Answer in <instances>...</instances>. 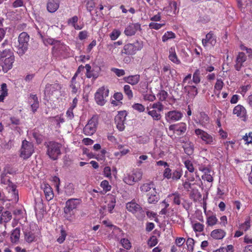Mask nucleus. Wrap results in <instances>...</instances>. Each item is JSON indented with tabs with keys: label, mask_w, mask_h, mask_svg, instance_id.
I'll return each mask as SVG.
<instances>
[{
	"label": "nucleus",
	"mask_w": 252,
	"mask_h": 252,
	"mask_svg": "<svg viewBox=\"0 0 252 252\" xmlns=\"http://www.w3.org/2000/svg\"><path fill=\"white\" fill-rule=\"evenodd\" d=\"M148 84L146 81H141L139 84V91L144 94L147 92Z\"/></svg>",
	"instance_id": "nucleus-50"
},
{
	"label": "nucleus",
	"mask_w": 252,
	"mask_h": 252,
	"mask_svg": "<svg viewBox=\"0 0 252 252\" xmlns=\"http://www.w3.org/2000/svg\"><path fill=\"white\" fill-rule=\"evenodd\" d=\"M103 172L104 177L108 178L109 179H112V171L110 167L105 166L103 169Z\"/></svg>",
	"instance_id": "nucleus-55"
},
{
	"label": "nucleus",
	"mask_w": 252,
	"mask_h": 252,
	"mask_svg": "<svg viewBox=\"0 0 252 252\" xmlns=\"http://www.w3.org/2000/svg\"><path fill=\"white\" fill-rule=\"evenodd\" d=\"M20 229L18 227L14 229L11 232L10 236L11 242L12 243H17L20 239Z\"/></svg>",
	"instance_id": "nucleus-34"
},
{
	"label": "nucleus",
	"mask_w": 252,
	"mask_h": 252,
	"mask_svg": "<svg viewBox=\"0 0 252 252\" xmlns=\"http://www.w3.org/2000/svg\"><path fill=\"white\" fill-rule=\"evenodd\" d=\"M192 227L195 232H201L204 230V225L199 222H196L193 224Z\"/></svg>",
	"instance_id": "nucleus-52"
},
{
	"label": "nucleus",
	"mask_w": 252,
	"mask_h": 252,
	"mask_svg": "<svg viewBox=\"0 0 252 252\" xmlns=\"http://www.w3.org/2000/svg\"><path fill=\"white\" fill-rule=\"evenodd\" d=\"M100 186L105 193L110 191L112 189V187L109 184V182L106 180H103L101 182Z\"/></svg>",
	"instance_id": "nucleus-44"
},
{
	"label": "nucleus",
	"mask_w": 252,
	"mask_h": 252,
	"mask_svg": "<svg viewBox=\"0 0 252 252\" xmlns=\"http://www.w3.org/2000/svg\"><path fill=\"white\" fill-rule=\"evenodd\" d=\"M157 97L158 99V102L164 101L166 100L168 94L167 92L163 90H160L157 94Z\"/></svg>",
	"instance_id": "nucleus-43"
},
{
	"label": "nucleus",
	"mask_w": 252,
	"mask_h": 252,
	"mask_svg": "<svg viewBox=\"0 0 252 252\" xmlns=\"http://www.w3.org/2000/svg\"><path fill=\"white\" fill-rule=\"evenodd\" d=\"M47 149L46 155L53 160H57L62 155V145L54 141H50L45 144Z\"/></svg>",
	"instance_id": "nucleus-1"
},
{
	"label": "nucleus",
	"mask_w": 252,
	"mask_h": 252,
	"mask_svg": "<svg viewBox=\"0 0 252 252\" xmlns=\"http://www.w3.org/2000/svg\"><path fill=\"white\" fill-rule=\"evenodd\" d=\"M168 199L170 201H173V203L175 205H179L181 204V195L178 192H175L170 194L168 195Z\"/></svg>",
	"instance_id": "nucleus-36"
},
{
	"label": "nucleus",
	"mask_w": 252,
	"mask_h": 252,
	"mask_svg": "<svg viewBox=\"0 0 252 252\" xmlns=\"http://www.w3.org/2000/svg\"><path fill=\"white\" fill-rule=\"evenodd\" d=\"M200 71L199 69H197L193 73L192 76V81L195 84H197L200 82Z\"/></svg>",
	"instance_id": "nucleus-47"
},
{
	"label": "nucleus",
	"mask_w": 252,
	"mask_h": 252,
	"mask_svg": "<svg viewBox=\"0 0 252 252\" xmlns=\"http://www.w3.org/2000/svg\"><path fill=\"white\" fill-rule=\"evenodd\" d=\"M233 114L240 118H242L244 121L246 120L247 116L246 108L241 104L235 106L233 110Z\"/></svg>",
	"instance_id": "nucleus-16"
},
{
	"label": "nucleus",
	"mask_w": 252,
	"mask_h": 252,
	"mask_svg": "<svg viewBox=\"0 0 252 252\" xmlns=\"http://www.w3.org/2000/svg\"><path fill=\"white\" fill-rule=\"evenodd\" d=\"M251 227L250 219L249 218L245 222L240 225V229L242 231H246L250 229Z\"/></svg>",
	"instance_id": "nucleus-49"
},
{
	"label": "nucleus",
	"mask_w": 252,
	"mask_h": 252,
	"mask_svg": "<svg viewBox=\"0 0 252 252\" xmlns=\"http://www.w3.org/2000/svg\"><path fill=\"white\" fill-rule=\"evenodd\" d=\"M30 99L31 101L30 102L31 105V108L33 112H35L39 107V102L37 96L36 94H31Z\"/></svg>",
	"instance_id": "nucleus-32"
},
{
	"label": "nucleus",
	"mask_w": 252,
	"mask_h": 252,
	"mask_svg": "<svg viewBox=\"0 0 252 252\" xmlns=\"http://www.w3.org/2000/svg\"><path fill=\"white\" fill-rule=\"evenodd\" d=\"M143 48V41L136 40L132 43H128L126 44L121 50V54L122 55L133 56L135 55L138 51L141 50Z\"/></svg>",
	"instance_id": "nucleus-4"
},
{
	"label": "nucleus",
	"mask_w": 252,
	"mask_h": 252,
	"mask_svg": "<svg viewBox=\"0 0 252 252\" xmlns=\"http://www.w3.org/2000/svg\"><path fill=\"white\" fill-rule=\"evenodd\" d=\"M216 42V40L214 37L213 32L211 31L206 35L205 38L202 40V43L204 47H206L208 43L214 46Z\"/></svg>",
	"instance_id": "nucleus-22"
},
{
	"label": "nucleus",
	"mask_w": 252,
	"mask_h": 252,
	"mask_svg": "<svg viewBox=\"0 0 252 252\" xmlns=\"http://www.w3.org/2000/svg\"><path fill=\"white\" fill-rule=\"evenodd\" d=\"M142 172L139 169H135L131 173L126 174L123 178V181L128 185H133L136 182L141 180Z\"/></svg>",
	"instance_id": "nucleus-7"
},
{
	"label": "nucleus",
	"mask_w": 252,
	"mask_h": 252,
	"mask_svg": "<svg viewBox=\"0 0 252 252\" xmlns=\"http://www.w3.org/2000/svg\"><path fill=\"white\" fill-rule=\"evenodd\" d=\"M247 60V56L244 52H239L236 57L235 68L240 71L243 66V63Z\"/></svg>",
	"instance_id": "nucleus-17"
},
{
	"label": "nucleus",
	"mask_w": 252,
	"mask_h": 252,
	"mask_svg": "<svg viewBox=\"0 0 252 252\" xmlns=\"http://www.w3.org/2000/svg\"><path fill=\"white\" fill-rule=\"evenodd\" d=\"M226 235L225 232L221 229H216L213 230L211 233V236L216 240L223 239Z\"/></svg>",
	"instance_id": "nucleus-27"
},
{
	"label": "nucleus",
	"mask_w": 252,
	"mask_h": 252,
	"mask_svg": "<svg viewBox=\"0 0 252 252\" xmlns=\"http://www.w3.org/2000/svg\"><path fill=\"white\" fill-rule=\"evenodd\" d=\"M224 85V83L221 79H218L215 84L214 88L218 91H220Z\"/></svg>",
	"instance_id": "nucleus-62"
},
{
	"label": "nucleus",
	"mask_w": 252,
	"mask_h": 252,
	"mask_svg": "<svg viewBox=\"0 0 252 252\" xmlns=\"http://www.w3.org/2000/svg\"><path fill=\"white\" fill-rule=\"evenodd\" d=\"M51 44L54 45L53 47V50L54 52H60L64 47V45L60 43V41L54 40L51 43Z\"/></svg>",
	"instance_id": "nucleus-46"
},
{
	"label": "nucleus",
	"mask_w": 252,
	"mask_h": 252,
	"mask_svg": "<svg viewBox=\"0 0 252 252\" xmlns=\"http://www.w3.org/2000/svg\"><path fill=\"white\" fill-rule=\"evenodd\" d=\"M127 115L126 111H122L118 112V114L115 116V122L116 127L120 131H123L125 128L126 117Z\"/></svg>",
	"instance_id": "nucleus-11"
},
{
	"label": "nucleus",
	"mask_w": 252,
	"mask_h": 252,
	"mask_svg": "<svg viewBox=\"0 0 252 252\" xmlns=\"http://www.w3.org/2000/svg\"><path fill=\"white\" fill-rule=\"evenodd\" d=\"M176 38V34L172 31H167L162 36V41L166 42L168 40Z\"/></svg>",
	"instance_id": "nucleus-40"
},
{
	"label": "nucleus",
	"mask_w": 252,
	"mask_h": 252,
	"mask_svg": "<svg viewBox=\"0 0 252 252\" xmlns=\"http://www.w3.org/2000/svg\"><path fill=\"white\" fill-rule=\"evenodd\" d=\"M81 198H72L68 199L65 203V207L63 208L64 218L70 220L74 215L73 211L76 210L82 203Z\"/></svg>",
	"instance_id": "nucleus-2"
},
{
	"label": "nucleus",
	"mask_w": 252,
	"mask_h": 252,
	"mask_svg": "<svg viewBox=\"0 0 252 252\" xmlns=\"http://www.w3.org/2000/svg\"><path fill=\"white\" fill-rule=\"evenodd\" d=\"M140 75L139 74H136L125 77L124 78V80L125 82L134 86L138 84L140 81Z\"/></svg>",
	"instance_id": "nucleus-25"
},
{
	"label": "nucleus",
	"mask_w": 252,
	"mask_h": 252,
	"mask_svg": "<svg viewBox=\"0 0 252 252\" xmlns=\"http://www.w3.org/2000/svg\"><path fill=\"white\" fill-rule=\"evenodd\" d=\"M141 30V25L138 23H129L125 28L124 33L126 36L134 35L138 31Z\"/></svg>",
	"instance_id": "nucleus-15"
},
{
	"label": "nucleus",
	"mask_w": 252,
	"mask_h": 252,
	"mask_svg": "<svg viewBox=\"0 0 252 252\" xmlns=\"http://www.w3.org/2000/svg\"><path fill=\"white\" fill-rule=\"evenodd\" d=\"M98 116L97 115H94L88 121L83 128V133L86 135H92L95 132L98 125Z\"/></svg>",
	"instance_id": "nucleus-8"
},
{
	"label": "nucleus",
	"mask_w": 252,
	"mask_h": 252,
	"mask_svg": "<svg viewBox=\"0 0 252 252\" xmlns=\"http://www.w3.org/2000/svg\"><path fill=\"white\" fill-rule=\"evenodd\" d=\"M148 202L150 204H156L159 200V196L156 190H152L150 193L147 194Z\"/></svg>",
	"instance_id": "nucleus-28"
},
{
	"label": "nucleus",
	"mask_w": 252,
	"mask_h": 252,
	"mask_svg": "<svg viewBox=\"0 0 252 252\" xmlns=\"http://www.w3.org/2000/svg\"><path fill=\"white\" fill-rule=\"evenodd\" d=\"M144 100L149 101H154L156 99V96L152 94H143Z\"/></svg>",
	"instance_id": "nucleus-63"
},
{
	"label": "nucleus",
	"mask_w": 252,
	"mask_h": 252,
	"mask_svg": "<svg viewBox=\"0 0 252 252\" xmlns=\"http://www.w3.org/2000/svg\"><path fill=\"white\" fill-rule=\"evenodd\" d=\"M151 107L157 110H149L148 114L152 117L154 121H159L161 118L160 113L163 110L164 105L160 102H157L153 103Z\"/></svg>",
	"instance_id": "nucleus-9"
},
{
	"label": "nucleus",
	"mask_w": 252,
	"mask_h": 252,
	"mask_svg": "<svg viewBox=\"0 0 252 252\" xmlns=\"http://www.w3.org/2000/svg\"><path fill=\"white\" fill-rule=\"evenodd\" d=\"M218 221V220L215 214H212L208 216L206 219V224L208 226H212L216 225Z\"/></svg>",
	"instance_id": "nucleus-39"
},
{
	"label": "nucleus",
	"mask_w": 252,
	"mask_h": 252,
	"mask_svg": "<svg viewBox=\"0 0 252 252\" xmlns=\"http://www.w3.org/2000/svg\"><path fill=\"white\" fill-rule=\"evenodd\" d=\"M140 207L141 206L136 202L135 199H133L126 204V208L127 211L133 214L136 213Z\"/></svg>",
	"instance_id": "nucleus-23"
},
{
	"label": "nucleus",
	"mask_w": 252,
	"mask_h": 252,
	"mask_svg": "<svg viewBox=\"0 0 252 252\" xmlns=\"http://www.w3.org/2000/svg\"><path fill=\"white\" fill-rule=\"evenodd\" d=\"M30 99L31 101L30 102L31 105V108L33 112H35L39 107V102L37 96L36 94H31Z\"/></svg>",
	"instance_id": "nucleus-33"
},
{
	"label": "nucleus",
	"mask_w": 252,
	"mask_h": 252,
	"mask_svg": "<svg viewBox=\"0 0 252 252\" xmlns=\"http://www.w3.org/2000/svg\"><path fill=\"white\" fill-rule=\"evenodd\" d=\"M185 167L187 168L189 172L192 173L194 168L192 163L189 160H186L184 161Z\"/></svg>",
	"instance_id": "nucleus-61"
},
{
	"label": "nucleus",
	"mask_w": 252,
	"mask_h": 252,
	"mask_svg": "<svg viewBox=\"0 0 252 252\" xmlns=\"http://www.w3.org/2000/svg\"><path fill=\"white\" fill-rule=\"evenodd\" d=\"M124 93L129 100H131L133 98V92L129 85H125L124 86Z\"/></svg>",
	"instance_id": "nucleus-42"
},
{
	"label": "nucleus",
	"mask_w": 252,
	"mask_h": 252,
	"mask_svg": "<svg viewBox=\"0 0 252 252\" xmlns=\"http://www.w3.org/2000/svg\"><path fill=\"white\" fill-rule=\"evenodd\" d=\"M120 34L121 32L119 30H114L110 34V37L111 38V39L112 40H115L117 39L120 35Z\"/></svg>",
	"instance_id": "nucleus-64"
},
{
	"label": "nucleus",
	"mask_w": 252,
	"mask_h": 252,
	"mask_svg": "<svg viewBox=\"0 0 252 252\" xmlns=\"http://www.w3.org/2000/svg\"><path fill=\"white\" fill-rule=\"evenodd\" d=\"M78 21V18L77 16H74L72 18H69L67 21V24L72 26L75 30H80L84 27V25H79L77 24Z\"/></svg>",
	"instance_id": "nucleus-29"
},
{
	"label": "nucleus",
	"mask_w": 252,
	"mask_h": 252,
	"mask_svg": "<svg viewBox=\"0 0 252 252\" xmlns=\"http://www.w3.org/2000/svg\"><path fill=\"white\" fill-rule=\"evenodd\" d=\"M25 240L28 243H31L35 241L36 236L35 234L31 231H28L24 233Z\"/></svg>",
	"instance_id": "nucleus-38"
},
{
	"label": "nucleus",
	"mask_w": 252,
	"mask_h": 252,
	"mask_svg": "<svg viewBox=\"0 0 252 252\" xmlns=\"http://www.w3.org/2000/svg\"><path fill=\"white\" fill-rule=\"evenodd\" d=\"M95 7L94 0H86V7L89 12H91Z\"/></svg>",
	"instance_id": "nucleus-57"
},
{
	"label": "nucleus",
	"mask_w": 252,
	"mask_h": 252,
	"mask_svg": "<svg viewBox=\"0 0 252 252\" xmlns=\"http://www.w3.org/2000/svg\"><path fill=\"white\" fill-rule=\"evenodd\" d=\"M43 189L46 200L47 201L52 200L54 196L52 188L49 184H45L43 185Z\"/></svg>",
	"instance_id": "nucleus-24"
},
{
	"label": "nucleus",
	"mask_w": 252,
	"mask_h": 252,
	"mask_svg": "<svg viewBox=\"0 0 252 252\" xmlns=\"http://www.w3.org/2000/svg\"><path fill=\"white\" fill-rule=\"evenodd\" d=\"M194 133L198 139L201 140L203 143L206 145H213L216 143L215 135L209 133L207 131L200 128H196Z\"/></svg>",
	"instance_id": "nucleus-5"
},
{
	"label": "nucleus",
	"mask_w": 252,
	"mask_h": 252,
	"mask_svg": "<svg viewBox=\"0 0 252 252\" xmlns=\"http://www.w3.org/2000/svg\"><path fill=\"white\" fill-rule=\"evenodd\" d=\"M146 212V211L140 207V209L138 210L136 213L134 214V215L138 220H143L145 217Z\"/></svg>",
	"instance_id": "nucleus-54"
},
{
	"label": "nucleus",
	"mask_w": 252,
	"mask_h": 252,
	"mask_svg": "<svg viewBox=\"0 0 252 252\" xmlns=\"http://www.w3.org/2000/svg\"><path fill=\"white\" fill-rule=\"evenodd\" d=\"M185 92L187 94L189 97L190 98H194L198 94L197 88L192 85H188L184 87Z\"/></svg>",
	"instance_id": "nucleus-21"
},
{
	"label": "nucleus",
	"mask_w": 252,
	"mask_h": 252,
	"mask_svg": "<svg viewBox=\"0 0 252 252\" xmlns=\"http://www.w3.org/2000/svg\"><path fill=\"white\" fill-rule=\"evenodd\" d=\"M10 55H13V53L10 49H5L0 53V58L10 57Z\"/></svg>",
	"instance_id": "nucleus-56"
},
{
	"label": "nucleus",
	"mask_w": 252,
	"mask_h": 252,
	"mask_svg": "<svg viewBox=\"0 0 252 252\" xmlns=\"http://www.w3.org/2000/svg\"><path fill=\"white\" fill-rule=\"evenodd\" d=\"M152 189V190H156V187L153 182L145 183L141 185L140 189L142 192H147Z\"/></svg>",
	"instance_id": "nucleus-30"
},
{
	"label": "nucleus",
	"mask_w": 252,
	"mask_h": 252,
	"mask_svg": "<svg viewBox=\"0 0 252 252\" xmlns=\"http://www.w3.org/2000/svg\"><path fill=\"white\" fill-rule=\"evenodd\" d=\"M0 92V102H2L4 101L5 97H6L8 94L6 83H3L1 85Z\"/></svg>",
	"instance_id": "nucleus-37"
},
{
	"label": "nucleus",
	"mask_w": 252,
	"mask_h": 252,
	"mask_svg": "<svg viewBox=\"0 0 252 252\" xmlns=\"http://www.w3.org/2000/svg\"><path fill=\"white\" fill-rule=\"evenodd\" d=\"M185 152L189 156L191 155L194 151V147L192 143L186 145L184 148Z\"/></svg>",
	"instance_id": "nucleus-53"
},
{
	"label": "nucleus",
	"mask_w": 252,
	"mask_h": 252,
	"mask_svg": "<svg viewBox=\"0 0 252 252\" xmlns=\"http://www.w3.org/2000/svg\"><path fill=\"white\" fill-rule=\"evenodd\" d=\"M11 219L12 214L9 211L3 212L0 216V223H7L10 221Z\"/></svg>",
	"instance_id": "nucleus-35"
},
{
	"label": "nucleus",
	"mask_w": 252,
	"mask_h": 252,
	"mask_svg": "<svg viewBox=\"0 0 252 252\" xmlns=\"http://www.w3.org/2000/svg\"><path fill=\"white\" fill-rule=\"evenodd\" d=\"M65 194L68 196H70L74 193V186L72 184H68L64 188Z\"/></svg>",
	"instance_id": "nucleus-45"
},
{
	"label": "nucleus",
	"mask_w": 252,
	"mask_h": 252,
	"mask_svg": "<svg viewBox=\"0 0 252 252\" xmlns=\"http://www.w3.org/2000/svg\"><path fill=\"white\" fill-rule=\"evenodd\" d=\"M107 208L110 213H112L113 210L116 205V196L112 194L107 195Z\"/></svg>",
	"instance_id": "nucleus-26"
},
{
	"label": "nucleus",
	"mask_w": 252,
	"mask_h": 252,
	"mask_svg": "<svg viewBox=\"0 0 252 252\" xmlns=\"http://www.w3.org/2000/svg\"><path fill=\"white\" fill-rule=\"evenodd\" d=\"M198 120L196 123L203 127H206L210 123V118L204 112L199 113Z\"/></svg>",
	"instance_id": "nucleus-20"
},
{
	"label": "nucleus",
	"mask_w": 252,
	"mask_h": 252,
	"mask_svg": "<svg viewBox=\"0 0 252 252\" xmlns=\"http://www.w3.org/2000/svg\"><path fill=\"white\" fill-rule=\"evenodd\" d=\"M111 71L115 73L118 77H121L125 74V71L122 69H119L117 68H112L111 69Z\"/></svg>",
	"instance_id": "nucleus-59"
},
{
	"label": "nucleus",
	"mask_w": 252,
	"mask_h": 252,
	"mask_svg": "<svg viewBox=\"0 0 252 252\" xmlns=\"http://www.w3.org/2000/svg\"><path fill=\"white\" fill-rule=\"evenodd\" d=\"M59 6V0H48L47 2V10L50 13L55 12L58 9Z\"/></svg>",
	"instance_id": "nucleus-18"
},
{
	"label": "nucleus",
	"mask_w": 252,
	"mask_h": 252,
	"mask_svg": "<svg viewBox=\"0 0 252 252\" xmlns=\"http://www.w3.org/2000/svg\"><path fill=\"white\" fill-rule=\"evenodd\" d=\"M121 244L122 246L127 250H129L131 248V244L129 240L127 239L123 238L121 240Z\"/></svg>",
	"instance_id": "nucleus-48"
},
{
	"label": "nucleus",
	"mask_w": 252,
	"mask_h": 252,
	"mask_svg": "<svg viewBox=\"0 0 252 252\" xmlns=\"http://www.w3.org/2000/svg\"><path fill=\"white\" fill-rule=\"evenodd\" d=\"M109 91L108 89L103 86L99 88L94 94V98L96 103L102 106L105 104V98L108 96Z\"/></svg>",
	"instance_id": "nucleus-10"
},
{
	"label": "nucleus",
	"mask_w": 252,
	"mask_h": 252,
	"mask_svg": "<svg viewBox=\"0 0 252 252\" xmlns=\"http://www.w3.org/2000/svg\"><path fill=\"white\" fill-rule=\"evenodd\" d=\"M62 89L61 84L58 83V81L55 82L54 84H46L44 90V94L46 96L50 97L52 95L55 93L60 91Z\"/></svg>",
	"instance_id": "nucleus-12"
},
{
	"label": "nucleus",
	"mask_w": 252,
	"mask_h": 252,
	"mask_svg": "<svg viewBox=\"0 0 252 252\" xmlns=\"http://www.w3.org/2000/svg\"><path fill=\"white\" fill-rule=\"evenodd\" d=\"M132 107L135 110L139 112H143L145 111V106L140 103H134L133 104Z\"/></svg>",
	"instance_id": "nucleus-60"
},
{
	"label": "nucleus",
	"mask_w": 252,
	"mask_h": 252,
	"mask_svg": "<svg viewBox=\"0 0 252 252\" xmlns=\"http://www.w3.org/2000/svg\"><path fill=\"white\" fill-rule=\"evenodd\" d=\"M34 152L33 144L26 139L23 140L19 151V157L24 160H27L32 156Z\"/></svg>",
	"instance_id": "nucleus-6"
},
{
	"label": "nucleus",
	"mask_w": 252,
	"mask_h": 252,
	"mask_svg": "<svg viewBox=\"0 0 252 252\" xmlns=\"http://www.w3.org/2000/svg\"><path fill=\"white\" fill-rule=\"evenodd\" d=\"M187 130V125L185 123H181L177 125L176 132L178 135L185 133Z\"/></svg>",
	"instance_id": "nucleus-41"
},
{
	"label": "nucleus",
	"mask_w": 252,
	"mask_h": 252,
	"mask_svg": "<svg viewBox=\"0 0 252 252\" xmlns=\"http://www.w3.org/2000/svg\"><path fill=\"white\" fill-rule=\"evenodd\" d=\"M165 25V23H154L151 22L149 24V27L151 29H154L156 30H158L161 28L162 27H164Z\"/></svg>",
	"instance_id": "nucleus-58"
},
{
	"label": "nucleus",
	"mask_w": 252,
	"mask_h": 252,
	"mask_svg": "<svg viewBox=\"0 0 252 252\" xmlns=\"http://www.w3.org/2000/svg\"><path fill=\"white\" fill-rule=\"evenodd\" d=\"M182 175V172L180 170L176 169L172 171V179L173 180L177 181L180 179Z\"/></svg>",
	"instance_id": "nucleus-51"
},
{
	"label": "nucleus",
	"mask_w": 252,
	"mask_h": 252,
	"mask_svg": "<svg viewBox=\"0 0 252 252\" xmlns=\"http://www.w3.org/2000/svg\"><path fill=\"white\" fill-rule=\"evenodd\" d=\"M30 99L31 101L30 102L31 105V108L33 112H35L39 107V102L37 96L36 94H31Z\"/></svg>",
	"instance_id": "nucleus-31"
},
{
	"label": "nucleus",
	"mask_w": 252,
	"mask_h": 252,
	"mask_svg": "<svg viewBox=\"0 0 252 252\" xmlns=\"http://www.w3.org/2000/svg\"><path fill=\"white\" fill-rule=\"evenodd\" d=\"M168 52V58L169 60L176 64H180L181 62L176 54L175 47H171L169 49Z\"/></svg>",
	"instance_id": "nucleus-19"
},
{
	"label": "nucleus",
	"mask_w": 252,
	"mask_h": 252,
	"mask_svg": "<svg viewBox=\"0 0 252 252\" xmlns=\"http://www.w3.org/2000/svg\"><path fill=\"white\" fill-rule=\"evenodd\" d=\"M30 36L26 32H22L18 37V43L16 46V52L22 56L25 54L28 49Z\"/></svg>",
	"instance_id": "nucleus-3"
},
{
	"label": "nucleus",
	"mask_w": 252,
	"mask_h": 252,
	"mask_svg": "<svg viewBox=\"0 0 252 252\" xmlns=\"http://www.w3.org/2000/svg\"><path fill=\"white\" fill-rule=\"evenodd\" d=\"M183 117V114L177 110H172L165 114V118L167 122H173L180 120Z\"/></svg>",
	"instance_id": "nucleus-14"
},
{
	"label": "nucleus",
	"mask_w": 252,
	"mask_h": 252,
	"mask_svg": "<svg viewBox=\"0 0 252 252\" xmlns=\"http://www.w3.org/2000/svg\"><path fill=\"white\" fill-rule=\"evenodd\" d=\"M14 60V55H10V57L0 59V65L4 72H7L12 68Z\"/></svg>",
	"instance_id": "nucleus-13"
}]
</instances>
